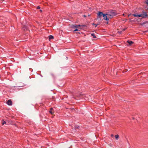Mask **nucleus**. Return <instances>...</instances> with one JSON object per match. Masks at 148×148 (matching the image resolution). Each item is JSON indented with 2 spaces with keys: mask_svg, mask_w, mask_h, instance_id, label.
Segmentation results:
<instances>
[{
  "mask_svg": "<svg viewBox=\"0 0 148 148\" xmlns=\"http://www.w3.org/2000/svg\"><path fill=\"white\" fill-rule=\"evenodd\" d=\"M91 35L92 36H93V38H96V37L95 36V34L94 33H91Z\"/></svg>",
  "mask_w": 148,
  "mask_h": 148,
  "instance_id": "nucleus-10",
  "label": "nucleus"
},
{
  "mask_svg": "<svg viewBox=\"0 0 148 148\" xmlns=\"http://www.w3.org/2000/svg\"><path fill=\"white\" fill-rule=\"evenodd\" d=\"M127 42L130 45H131V44L133 43V42L131 41H130L129 40H127Z\"/></svg>",
  "mask_w": 148,
  "mask_h": 148,
  "instance_id": "nucleus-7",
  "label": "nucleus"
},
{
  "mask_svg": "<svg viewBox=\"0 0 148 148\" xmlns=\"http://www.w3.org/2000/svg\"><path fill=\"white\" fill-rule=\"evenodd\" d=\"M103 13L102 12H99L98 14V18H101V16L103 15Z\"/></svg>",
  "mask_w": 148,
  "mask_h": 148,
  "instance_id": "nucleus-3",
  "label": "nucleus"
},
{
  "mask_svg": "<svg viewBox=\"0 0 148 148\" xmlns=\"http://www.w3.org/2000/svg\"><path fill=\"white\" fill-rule=\"evenodd\" d=\"M113 136V135H112H112H111V136Z\"/></svg>",
  "mask_w": 148,
  "mask_h": 148,
  "instance_id": "nucleus-21",
  "label": "nucleus"
},
{
  "mask_svg": "<svg viewBox=\"0 0 148 148\" xmlns=\"http://www.w3.org/2000/svg\"><path fill=\"white\" fill-rule=\"evenodd\" d=\"M95 25V27H96L97 26V25L96 24V25Z\"/></svg>",
  "mask_w": 148,
  "mask_h": 148,
  "instance_id": "nucleus-19",
  "label": "nucleus"
},
{
  "mask_svg": "<svg viewBox=\"0 0 148 148\" xmlns=\"http://www.w3.org/2000/svg\"><path fill=\"white\" fill-rule=\"evenodd\" d=\"M123 16H124V14H123Z\"/></svg>",
  "mask_w": 148,
  "mask_h": 148,
  "instance_id": "nucleus-23",
  "label": "nucleus"
},
{
  "mask_svg": "<svg viewBox=\"0 0 148 148\" xmlns=\"http://www.w3.org/2000/svg\"><path fill=\"white\" fill-rule=\"evenodd\" d=\"M140 15L141 16L140 17H142L143 18H145L146 17L148 16L147 14V13L146 12H144L143 14H140Z\"/></svg>",
  "mask_w": 148,
  "mask_h": 148,
  "instance_id": "nucleus-2",
  "label": "nucleus"
},
{
  "mask_svg": "<svg viewBox=\"0 0 148 148\" xmlns=\"http://www.w3.org/2000/svg\"><path fill=\"white\" fill-rule=\"evenodd\" d=\"M132 16H134V17H140V16H141L140 15V14L138 15V14H132Z\"/></svg>",
  "mask_w": 148,
  "mask_h": 148,
  "instance_id": "nucleus-6",
  "label": "nucleus"
},
{
  "mask_svg": "<svg viewBox=\"0 0 148 148\" xmlns=\"http://www.w3.org/2000/svg\"><path fill=\"white\" fill-rule=\"evenodd\" d=\"M37 8L38 9H40V7L39 6H38V7H37Z\"/></svg>",
  "mask_w": 148,
  "mask_h": 148,
  "instance_id": "nucleus-17",
  "label": "nucleus"
},
{
  "mask_svg": "<svg viewBox=\"0 0 148 148\" xmlns=\"http://www.w3.org/2000/svg\"><path fill=\"white\" fill-rule=\"evenodd\" d=\"M84 16L85 17H86V16L84 15Z\"/></svg>",
  "mask_w": 148,
  "mask_h": 148,
  "instance_id": "nucleus-22",
  "label": "nucleus"
},
{
  "mask_svg": "<svg viewBox=\"0 0 148 148\" xmlns=\"http://www.w3.org/2000/svg\"><path fill=\"white\" fill-rule=\"evenodd\" d=\"M6 123V122L5 121H4L2 123V124L3 125L4 124H5Z\"/></svg>",
  "mask_w": 148,
  "mask_h": 148,
  "instance_id": "nucleus-13",
  "label": "nucleus"
},
{
  "mask_svg": "<svg viewBox=\"0 0 148 148\" xmlns=\"http://www.w3.org/2000/svg\"><path fill=\"white\" fill-rule=\"evenodd\" d=\"M146 2H148V0H147V1Z\"/></svg>",
  "mask_w": 148,
  "mask_h": 148,
  "instance_id": "nucleus-24",
  "label": "nucleus"
},
{
  "mask_svg": "<svg viewBox=\"0 0 148 148\" xmlns=\"http://www.w3.org/2000/svg\"><path fill=\"white\" fill-rule=\"evenodd\" d=\"M117 14L118 13L112 10L108 12L107 14V16L108 17L112 18V17L117 15Z\"/></svg>",
  "mask_w": 148,
  "mask_h": 148,
  "instance_id": "nucleus-1",
  "label": "nucleus"
},
{
  "mask_svg": "<svg viewBox=\"0 0 148 148\" xmlns=\"http://www.w3.org/2000/svg\"><path fill=\"white\" fill-rule=\"evenodd\" d=\"M125 30V29H123V31H124Z\"/></svg>",
  "mask_w": 148,
  "mask_h": 148,
  "instance_id": "nucleus-20",
  "label": "nucleus"
},
{
  "mask_svg": "<svg viewBox=\"0 0 148 148\" xmlns=\"http://www.w3.org/2000/svg\"><path fill=\"white\" fill-rule=\"evenodd\" d=\"M145 3L147 5V8L148 9V2H146Z\"/></svg>",
  "mask_w": 148,
  "mask_h": 148,
  "instance_id": "nucleus-14",
  "label": "nucleus"
},
{
  "mask_svg": "<svg viewBox=\"0 0 148 148\" xmlns=\"http://www.w3.org/2000/svg\"><path fill=\"white\" fill-rule=\"evenodd\" d=\"M118 33H119V34H121V31H118Z\"/></svg>",
  "mask_w": 148,
  "mask_h": 148,
  "instance_id": "nucleus-15",
  "label": "nucleus"
},
{
  "mask_svg": "<svg viewBox=\"0 0 148 148\" xmlns=\"http://www.w3.org/2000/svg\"><path fill=\"white\" fill-rule=\"evenodd\" d=\"M92 25L93 26H94L95 25H96V24L93 23V24H92Z\"/></svg>",
  "mask_w": 148,
  "mask_h": 148,
  "instance_id": "nucleus-18",
  "label": "nucleus"
},
{
  "mask_svg": "<svg viewBox=\"0 0 148 148\" xmlns=\"http://www.w3.org/2000/svg\"><path fill=\"white\" fill-rule=\"evenodd\" d=\"M78 31V29H75V30H74V31Z\"/></svg>",
  "mask_w": 148,
  "mask_h": 148,
  "instance_id": "nucleus-16",
  "label": "nucleus"
},
{
  "mask_svg": "<svg viewBox=\"0 0 148 148\" xmlns=\"http://www.w3.org/2000/svg\"><path fill=\"white\" fill-rule=\"evenodd\" d=\"M49 40L53 39V36L52 35H50L49 36Z\"/></svg>",
  "mask_w": 148,
  "mask_h": 148,
  "instance_id": "nucleus-9",
  "label": "nucleus"
},
{
  "mask_svg": "<svg viewBox=\"0 0 148 148\" xmlns=\"http://www.w3.org/2000/svg\"><path fill=\"white\" fill-rule=\"evenodd\" d=\"M115 137L116 140H118L119 138V136L118 135H115Z\"/></svg>",
  "mask_w": 148,
  "mask_h": 148,
  "instance_id": "nucleus-11",
  "label": "nucleus"
},
{
  "mask_svg": "<svg viewBox=\"0 0 148 148\" xmlns=\"http://www.w3.org/2000/svg\"><path fill=\"white\" fill-rule=\"evenodd\" d=\"M53 109L52 108H51L49 111V112L52 114H53L54 113V112L52 111Z\"/></svg>",
  "mask_w": 148,
  "mask_h": 148,
  "instance_id": "nucleus-8",
  "label": "nucleus"
},
{
  "mask_svg": "<svg viewBox=\"0 0 148 148\" xmlns=\"http://www.w3.org/2000/svg\"><path fill=\"white\" fill-rule=\"evenodd\" d=\"M79 26H80V25H75V26H73V28H74V27H76V28H78V27Z\"/></svg>",
  "mask_w": 148,
  "mask_h": 148,
  "instance_id": "nucleus-12",
  "label": "nucleus"
},
{
  "mask_svg": "<svg viewBox=\"0 0 148 148\" xmlns=\"http://www.w3.org/2000/svg\"><path fill=\"white\" fill-rule=\"evenodd\" d=\"M107 14H103V19L105 20H106L107 21L109 20L108 18V16H107Z\"/></svg>",
  "mask_w": 148,
  "mask_h": 148,
  "instance_id": "nucleus-4",
  "label": "nucleus"
},
{
  "mask_svg": "<svg viewBox=\"0 0 148 148\" xmlns=\"http://www.w3.org/2000/svg\"><path fill=\"white\" fill-rule=\"evenodd\" d=\"M7 104L9 106H11L12 104V101L10 100H9L7 102Z\"/></svg>",
  "mask_w": 148,
  "mask_h": 148,
  "instance_id": "nucleus-5",
  "label": "nucleus"
}]
</instances>
